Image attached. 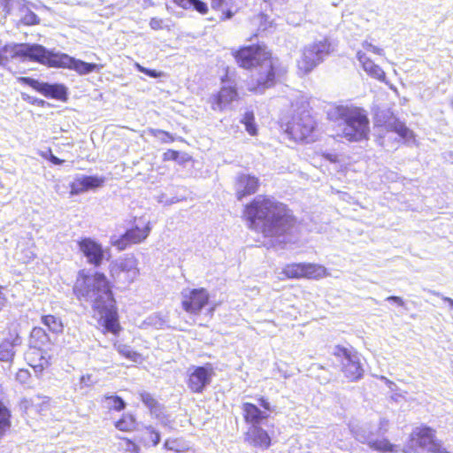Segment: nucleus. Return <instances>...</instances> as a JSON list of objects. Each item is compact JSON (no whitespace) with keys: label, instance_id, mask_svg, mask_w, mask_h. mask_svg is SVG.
Wrapping results in <instances>:
<instances>
[{"label":"nucleus","instance_id":"864d4df0","mask_svg":"<svg viewBox=\"0 0 453 453\" xmlns=\"http://www.w3.org/2000/svg\"><path fill=\"white\" fill-rule=\"evenodd\" d=\"M226 0H211V7L213 9H219L222 7Z\"/></svg>","mask_w":453,"mask_h":453},{"label":"nucleus","instance_id":"680f3d73","mask_svg":"<svg viewBox=\"0 0 453 453\" xmlns=\"http://www.w3.org/2000/svg\"><path fill=\"white\" fill-rule=\"evenodd\" d=\"M5 59H6V57L3 56V55L0 53V64H2Z\"/></svg>","mask_w":453,"mask_h":453},{"label":"nucleus","instance_id":"f03ea898","mask_svg":"<svg viewBox=\"0 0 453 453\" xmlns=\"http://www.w3.org/2000/svg\"><path fill=\"white\" fill-rule=\"evenodd\" d=\"M234 58L239 66L253 68L249 89L263 93L275 85L276 79L286 73L277 58H273L265 45H250L235 51Z\"/></svg>","mask_w":453,"mask_h":453},{"label":"nucleus","instance_id":"37998d69","mask_svg":"<svg viewBox=\"0 0 453 453\" xmlns=\"http://www.w3.org/2000/svg\"><path fill=\"white\" fill-rule=\"evenodd\" d=\"M362 47L364 50L372 51L373 53L378 54L380 56L384 55V50L372 44L371 42H368L367 41H364L362 42Z\"/></svg>","mask_w":453,"mask_h":453},{"label":"nucleus","instance_id":"0eeeda50","mask_svg":"<svg viewBox=\"0 0 453 453\" xmlns=\"http://www.w3.org/2000/svg\"><path fill=\"white\" fill-rule=\"evenodd\" d=\"M334 355L342 363V371L351 381L358 380L363 377L364 369L357 352L344 347L337 346Z\"/></svg>","mask_w":453,"mask_h":453},{"label":"nucleus","instance_id":"6e6d98bb","mask_svg":"<svg viewBox=\"0 0 453 453\" xmlns=\"http://www.w3.org/2000/svg\"><path fill=\"white\" fill-rule=\"evenodd\" d=\"M445 158L453 164V151L447 152Z\"/></svg>","mask_w":453,"mask_h":453},{"label":"nucleus","instance_id":"338daca9","mask_svg":"<svg viewBox=\"0 0 453 453\" xmlns=\"http://www.w3.org/2000/svg\"><path fill=\"white\" fill-rule=\"evenodd\" d=\"M184 161V157H183V155H180V162L179 163H183Z\"/></svg>","mask_w":453,"mask_h":453},{"label":"nucleus","instance_id":"c9c22d12","mask_svg":"<svg viewBox=\"0 0 453 453\" xmlns=\"http://www.w3.org/2000/svg\"><path fill=\"white\" fill-rule=\"evenodd\" d=\"M116 428L120 431H131L135 426V419L131 414H124L115 424Z\"/></svg>","mask_w":453,"mask_h":453},{"label":"nucleus","instance_id":"603ef678","mask_svg":"<svg viewBox=\"0 0 453 453\" xmlns=\"http://www.w3.org/2000/svg\"><path fill=\"white\" fill-rule=\"evenodd\" d=\"M49 159L54 165H61L64 162V160L58 158V157H56L52 153H50V156Z\"/></svg>","mask_w":453,"mask_h":453},{"label":"nucleus","instance_id":"09e8293b","mask_svg":"<svg viewBox=\"0 0 453 453\" xmlns=\"http://www.w3.org/2000/svg\"><path fill=\"white\" fill-rule=\"evenodd\" d=\"M4 289V287L0 286V311L4 309L7 303V298L3 292Z\"/></svg>","mask_w":453,"mask_h":453},{"label":"nucleus","instance_id":"7ed1b4c3","mask_svg":"<svg viewBox=\"0 0 453 453\" xmlns=\"http://www.w3.org/2000/svg\"><path fill=\"white\" fill-rule=\"evenodd\" d=\"M327 118L338 123L337 135L349 142L367 140L370 133V122L366 111L360 107L337 105L327 111Z\"/></svg>","mask_w":453,"mask_h":453},{"label":"nucleus","instance_id":"6ab92c4d","mask_svg":"<svg viewBox=\"0 0 453 453\" xmlns=\"http://www.w3.org/2000/svg\"><path fill=\"white\" fill-rule=\"evenodd\" d=\"M324 268L314 264H291L286 265L283 273L288 278H316L322 274Z\"/></svg>","mask_w":453,"mask_h":453},{"label":"nucleus","instance_id":"5701e85b","mask_svg":"<svg viewBox=\"0 0 453 453\" xmlns=\"http://www.w3.org/2000/svg\"><path fill=\"white\" fill-rule=\"evenodd\" d=\"M79 247L89 264L94 265L95 266L101 265L104 257L101 244L96 242L90 238H84L79 242Z\"/></svg>","mask_w":453,"mask_h":453},{"label":"nucleus","instance_id":"2f4dec72","mask_svg":"<svg viewBox=\"0 0 453 453\" xmlns=\"http://www.w3.org/2000/svg\"><path fill=\"white\" fill-rule=\"evenodd\" d=\"M142 441L147 447L157 446L160 441V434L151 426L145 427L142 434Z\"/></svg>","mask_w":453,"mask_h":453},{"label":"nucleus","instance_id":"9b49d317","mask_svg":"<svg viewBox=\"0 0 453 453\" xmlns=\"http://www.w3.org/2000/svg\"><path fill=\"white\" fill-rule=\"evenodd\" d=\"M412 446L428 453H438L442 442L436 438L435 430L428 426L417 427L411 434Z\"/></svg>","mask_w":453,"mask_h":453},{"label":"nucleus","instance_id":"e2e57ef3","mask_svg":"<svg viewBox=\"0 0 453 453\" xmlns=\"http://www.w3.org/2000/svg\"><path fill=\"white\" fill-rule=\"evenodd\" d=\"M165 320L160 319V321H159V323H158V326H159L160 328H162V327H163V326L165 325Z\"/></svg>","mask_w":453,"mask_h":453},{"label":"nucleus","instance_id":"393cba45","mask_svg":"<svg viewBox=\"0 0 453 453\" xmlns=\"http://www.w3.org/2000/svg\"><path fill=\"white\" fill-rule=\"evenodd\" d=\"M243 418L246 423L250 426L258 425L267 418L268 415L262 411L257 405L250 403H244L242 404Z\"/></svg>","mask_w":453,"mask_h":453},{"label":"nucleus","instance_id":"f3484780","mask_svg":"<svg viewBox=\"0 0 453 453\" xmlns=\"http://www.w3.org/2000/svg\"><path fill=\"white\" fill-rule=\"evenodd\" d=\"M138 273L137 261L133 256L121 260L116 267L111 269V275L123 283L133 282Z\"/></svg>","mask_w":453,"mask_h":453},{"label":"nucleus","instance_id":"a19ab883","mask_svg":"<svg viewBox=\"0 0 453 453\" xmlns=\"http://www.w3.org/2000/svg\"><path fill=\"white\" fill-rule=\"evenodd\" d=\"M134 66L137 69V71H139L140 73H142L151 78H159L162 76V73L157 72V70H154V69L146 68V67L141 65L139 63H135Z\"/></svg>","mask_w":453,"mask_h":453},{"label":"nucleus","instance_id":"f704fd0d","mask_svg":"<svg viewBox=\"0 0 453 453\" xmlns=\"http://www.w3.org/2000/svg\"><path fill=\"white\" fill-rule=\"evenodd\" d=\"M241 123H242L245 126L246 131L250 135H256L257 133V125L255 123V117L253 111H247L242 119Z\"/></svg>","mask_w":453,"mask_h":453},{"label":"nucleus","instance_id":"052dcab7","mask_svg":"<svg viewBox=\"0 0 453 453\" xmlns=\"http://www.w3.org/2000/svg\"><path fill=\"white\" fill-rule=\"evenodd\" d=\"M22 98L24 100H30L31 99V97L29 96L26 95L25 93H22Z\"/></svg>","mask_w":453,"mask_h":453},{"label":"nucleus","instance_id":"7c9ffc66","mask_svg":"<svg viewBox=\"0 0 453 453\" xmlns=\"http://www.w3.org/2000/svg\"><path fill=\"white\" fill-rule=\"evenodd\" d=\"M178 6L188 10L194 9L201 14H205L208 12L206 3L201 0H173Z\"/></svg>","mask_w":453,"mask_h":453},{"label":"nucleus","instance_id":"dca6fc26","mask_svg":"<svg viewBox=\"0 0 453 453\" xmlns=\"http://www.w3.org/2000/svg\"><path fill=\"white\" fill-rule=\"evenodd\" d=\"M355 438L362 443H367L372 449L382 452H396L397 446L389 442L387 439L372 438V434L366 431L365 427H360L353 431Z\"/></svg>","mask_w":453,"mask_h":453},{"label":"nucleus","instance_id":"0e129e2a","mask_svg":"<svg viewBox=\"0 0 453 453\" xmlns=\"http://www.w3.org/2000/svg\"><path fill=\"white\" fill-rule=\"evenodd\" d=\"M133 447V452L132 453H138L136 446L134 444H132Z\"/></svg>","mask_w":453,"mask_h":453},{"label":"nucleus","instance_id":"5fc2aeb1","mask_svg":"<svg viewBox=\"0 0 453 453\" xmlns=\"http://www.w3.org/2000/svg\"><path fill=\"white\" fill-rule=\"evenodd\" d=\"M381 380L385 381V383L388 386V388L391 390H395V388H396V385L393 381L387 379L386 377L382 376Z\"/></svg>","mask_w":453,"mask_h":453},{"label":"nucleus","instance_id":"cd10ccee","mask_svg":"<svg viewBox=\"0 0 453 453\" xmlns=\"http://www.w3.org/2000/svg\"><path fill=\"white\" fill-rule=\"evenodd\" d=\"M104 321V326L108 331L112 333H116V330L119 326L116 319V308L115 303L111 307L110 311H103V310H96Z\"/></svg>","mask_w":453,"mask_h":453},{"label":"nucleus","instance_id":"f8f14e48","mask_svg":"<svg viewBox=\"0 0 453 453\" xmlns=\"http://www.w3.org/2000/svg\"><path fill=\"white\" fill-rule=\"evenodd\" d=\"M29 345L31 348L42 351L40 354L39 364L35 366L40 367L41 369L49 366L50 357L47 355V350L50 349L52 341L43 328L35 326L32 329Z\"/></svg>","mask_w":453,"mask_h":453},{"label":"nucleus","instance_id":"1a4fd4ad","mask_svg":"<svg viewBox=\"0 0 453 453\" xmlns=\"http://www.w3.org/2000/svg\"><path fill=\"white\" fill-rule=\"evenodd\" d=\"M45 65L50 67L73 69L80 74L90 73L96 68V64L87 63L82 60L75 59L67 54L53 52L51 50H49V56H47Z\"/></svg>","mask_w":453,"mask_h":453},{"label":"nucleus","instance_id":"aec40b11","mask_svg":"<svg viewBox=\"0 0 453 453\" xmlns=\"http://www.w3.org/2000/svg\"><path fill=\"white\" fill-rule=\"evenodd\" d=\"M104 183V178L103 177L77 174L70 184V194L72 196L80 195L89 189L99 188Z\"/></svg>","mask_w":453,"mask_h":453},{"label":"nucleus","instance_id":"f257e3e1","mask_svg":"<svg viewBox=\"0 0 453 453\" xmlns=\"http://www.w3.org/2000/svg\"><path fill=\"white\" fill-rule=\"evenodd\" d=\"M245 214L250 226L259 229L265 237L271 238L272 246L293 242L296 219L284 203L257 196L246 206Z\"/></svg>","mask_w":453,"mask_h":453},{"label":"nucleus","instance_id":"bb28decb","mask_svg":"<svg viewBox=\"0 0 453 453\" xmlns=\"http://www.w3.org/2000/svg\"><path fill=\"white\" fill-rule=\"evenodd\" d=\"M237 97V92L233 88H222L212 102L214 110L222 111Z\"/></svg>","mask_w":453,"mask_h":453},{"label":"nucleus","instance_id":"4c0bfd02","mask_svg":"<svg viewBox=\"0 0 453 453\" xmlns=\"http://www.w3.org/2000/svg\"><path fill=\"white\" fill-rule=\"evenodd\" d=\"M150 133L163 143H168L174 141L173 136L170 133L161 129H150Z\"/></svg>","mask_w":453,"mask_h":453},{"label":"nucleus","instance_id":"c756f323","mask_svg":"<svg viewBox=\"0 0 453 453\" xmlns=\"http://www.w3.org/2000/svg\"><path fill=\"white\" fill-rule=\"evenodd\" d=\"M41 321L53 334H60L64 330L61 319L54 315H43L41 318Z\"/></svg>","mask_w":453,"mask_h":453},{"label":"nucleus","instance_id":"ddd939ff","mask_svg":"<svg viewBox=\"0 0 453 453\" xmlns=\"http://www.w3.org/2000/svg\"><path fill=\"white\" fill-rule=\"evenodd\" d=\"M151 230L150 221L135 224L133 227L127 230L124 234L116 240H112L111 243L117 247L119 250H125L129 244H136L144 241L150 234Z\"/></svg>","mask_w":453,"mask_h":453},{"label":"nucleus","instance_id":"de8ad7c7","mask_svg":"<svg viewBox=\"0 0 453 453\" xmlns=\"http://www.w3.org/2000/svg\"><path fill=\"white\" fill-rule=\"evenodd\" d=\"M386 300L388 301V302H393V303H396L399 306H403L404 305L403 300L401 297H399V296H391L387 297Z\"/></svg>","mask_w":453,"mask_h":453},{"label":"nucleus","instance_id":"2eb2a0df","mask_svg":"<svg viewBox=\"0 0 453 453\" xmlns=\"http://www.w3.org/2000/svg\"><path fill=\"white\" fill-rule=\"evenodd\" d=\"M19 82L32 87L46 97L58 100H65L67 97V89L62 84H50L47 82H40L30 77H20Z\"/></svg>","mask_w":453,"mask_h":453},{"label":"nucleus","instance_id":"a18cd8bd","mask_svg":"<svg viewBox=\"0 0 453 453\" xmlns=\"http://www.w3.org/2000/svg\"><path fill=\"white\" fill-rule=\"evenodd\" d=\"M163 19L158 18H151L150 21V27L153 30L162 29Z\"/></svg>","mask_w":453,"mask_h":453},{"label":"nucleus","instance_id":"20e7f679","mask_svg":"<svg viewBox=\"0 0 453 453\" xmlns=\"http://www.w3.org/2000/svg\"><path fill=\"white\" fill-rule=\"evenodd\" d=\"M74 292L80 301L88 303L94 311H110L115 300L110 282L104 273L80 275L74 285Z\"/></svg>","mask_w":453,"mask_h":453},{"label":"nucleus","instance_id":"423d86ee","mask_svg":"<svg viewBox=\"0 0 453 453\" xmlns=\"http://www.w3.org/2000/svg\"><path fill=\"white\" fill-rule=\"evenodd\" d=\"M0 53L6 57V59L1 65L5 64L9 58L29 59L45 65L49 50L41 44L35 43H9L0 50Z\"/></svg>","mask_w":453,"mask_h":453},{"label":"nucleus","instance_id":"a878e982","mask_svg":"<svg viewBox=\"0 0 453 453\" xmlns=\"http://www.w3.org/2000/svg\"><path fill=\"white\" fill-rule=\"evenodd\" d=\"M357 58L361 64L363 69L372 77L383 81L385 79L384 71L378 65L374 64L366 55L361 50L357 52Z\"/></svg>","mask_w":453,"mask_h":453},{"label":"nucleus","instance_id":"e433bc0d","mask_svg":"<svg viewBox=\"0 0 453 453\" xmlns=\"http://www.w3.org/2000/svg\"><path fill=\"white\" fill-rule=\"evenodd\" d=\"M116 348L120 355L134 362H138L141 359V355L134 351L130 346L119 344Z\"/></svg>","mask_w":453,"mask_h":453},{"label":"nucleus","instance_id":"9d476101","mask_svg":"<svg viewBox=\"0 0 453 453\" xmlns=\"http://www.w3.org/2000/svg\"><path fill=\"white\" fill-rule=\"evenodd\" d=\"M214 374V368L210 363L202 366L191 365L187 371V386L191 392L201 394L211 384Z\"/></svg>","mask_w":453,"mask_h":453},{"label":"nucleus","instance_id":"39448f33","mask_svg":"<svg viewBox=\"0 0 453 453\" xmlns=\"http://www.w3.org/2000/svg\"><path fill=\"white\" fill-rule=\"evenodd\" d=\"M336 50V44L328 37L317 39L307 43L298 60V68L303 73H311Z\"/></svg>","mask_w":453,"mask_h":453},{"label":"nucleus","instance_id":"c03bdc74","mask_svg":"<svg viewBox=\"0 0 453 453\" xmlns=\"http://www.w3.org/2000/svg\"><path fill=\"white\" fill-rule=\"evenodd\" d=\"M163 159L165 161L173 160L180 162V152L173 150H168L166 152L164 153Z\"/></svg>","mask_w":453,"mask_h":453},{"label":"nucleus","instance_id":"8fccbe9b","mask_svg":"<svg viewBox=\"0 0 453 453\" xmlns=\"http://www.w3.org/2000/svg\"><path fill=\"white\" fill-rule=\"evenodd\" d=\"M259 402V405L264 408L265 410L266 411H271L272 408H271V404L270 403L267 401V399L264 398V397H261L259 398L258 400Z\"/></svg>","mask_w":453,"mask_h":453},{"label":"nucleus","instance_id":"c85d7f7f","mask_svg":"<svg viewBox=\"0 0 453 453\" xmlns=\"http://www.w3.org/2000/svg\"><path fill=\"white\" fill-rule=\"evenodd\" d=\"M11 410L4 402L0 401V439L11 427Z\"/></svg>","mask_w":453,"mask_h":453},{"label":"nucleus","instance_id":"58836bf2","mask_svg":"<svg viewBox=\"0 0 453 453\" xmlns=\"http://www.w3.org/2000/svg\"><path fill=\"white\" fill-rule=\"evenodd\" d=\"M22 22L27 26L37 25L40 23V18L35 12L27 8V12L22 17Z\"/></svg>","mask_w":453,"mask_h":453},{"label":"nucleus","instance_id":"49530a36","mask_svg":"<svg viewBox=\"0 0 453 453\" xmlns=\"http://www.w3.org/2000/svg\"><path fill=\"white\" fill-rule=\"evenodd\" d=\"M29 378V372L27 370H19L16 374L17 380L25 383Z\"/></svg>","mask_w":453,"mask_h":453},{"label":"nucleus","instance_id":"6e6552de","mask_svg":"<svg viewBox=\"0 0 453 453\" xmlns=\"http://www.w3.org/2000/svg\"><path fill=\"white\" fill-rule=\"evenodd\" d=\"M315 121L308 111L295 114L288 124L287 131L295 141L309 142L315 129Z\"/></svg>","mask_w":453,"mask_h":453},{"label":"nucleus","instance_id":"4468645a","mask_svg":"<svg viewBox=\"0 0 453 453\" xmlns=\"http://www.w3.org/2000/svg\"><path fill=\"white\" fill-rule=\"evenodd\" d=\"M209 293L203 288H195L182 292V308L185 311L197 315L208 303Z\"/></svg>","mask_w":453,"mask_h":453},{"label":"nucleus","instance_id":"473e14b6","mask_svg":"<svg viewBox=\"0 0 453 453\" xmlns=\"http://www.w3.org/2000/svg\"><path fill=\"white\" fill-rule=\"evenodd\" d=\"M140 399L144 403V405L150 409L152 414L158 416L161 413V405L153 397V395L148 392H141Z\"/></svg>","mask_w":453,"mask_h":453},{"label":"nucleus","instance_id":"3c124183","mask_svg":"<svg viewBox=\"0 0 453 453\" xmlns=\"http://www.w3.org/2000/svg\"><path fill=\"white\" fill-rule=\"evenodd\" d=\"M388 420L386 418H380V430L386 432L388 430Z\"/></svg>","mask_w":453,"mask_h":453},{"label":"nucleus","instance_id":"4be33fe9","mask_svg":"<svg viewBox=\"0 0 453 453\" xmlns=\"http://www.w3.org/2000/svg\"><path fill=\"white\" fill-rule=\"evenodd\" d=\"M22 339L17 332L9 331L0 340V361L12 362L15 356V348L20 346Z\"/></svg>","mask_w":453,"mask_h":453},{"label":"nucleus","instance_id":"774afa93","mask_svg":"<svg viewBox=\"0 0 453 453\" xmlns=\"http://www.w3.org/2000/svg\"><path fill=\"white\" fill-rule=\"evenodd\" d=\"M231 17H232V13L229 12L227 13V15H226V18H227V19H230Z\"/></svg>","mask_w":453,"mask_h":453},{"label":"nucleus","instance_id":"4d7b16f0","mask_svg":"<svg viewBox=\"0 0 453 453\" xmlns=\"http://www.w3.org/2000/svg\"><path fill=\"white\" fill-rule=\"evenodd\" d=\"M442 300L449 304V306L453 309V299L450 297H443Z\"/></svg>","mask_w":453,"mask_h":453},{"label":"nucleus","instance_id":"a211bd4d","mask_svg":"<svg viewBox=\"0 0 453 453\" xmlns=\"http://www.w3.org/2000/svg\"><path fill=\"white\" fill-rule=\"evenodd\" d=\"M385 128L387 134L384 136H380V144L382 146L386 145L387 139H391L393 134H397L399 139H403L406 142H410L414 139L413 132L404 123L395 118H390L385 123Z\"/></svg>","mask_w":453,"mask_h":453},{"label":"nucleus","instance_id":"72a5a7b5","mask_svg":"<svg viewBox=\"0 0 453 453\" xmlns=\"http://www.w3.org/2000/svg\"><path fill=\"white\" fill-rule=\"evenodd\" d=\"M104 403L109 410L120 411L127 406L126 402L119 395H105Z\"/></svg>","mask_w":453,"mask_h":453},{"label":"nucleus","instance_id":"79ce46f5","mask_svg":"<svg viewBox=\"0 0 453 453\" xmlns=\"http://www.w3.org/2000/svg\"><path fill=\"white\" fill-rule=\"evenodd\" d=\"M96 383V380L92 374H85L80 378L81 387H91Z\"/></svg>","mask_w":453,"mask_h":453},{"label":"nucleus","instance_id":"ea45409f","mask_svg":"<svg viewBox=\"0 0 453 453\" xmlns=\"http://www.w3.org/2000/svg\"><path fill=\"white\" fill-rule=\"evenodd\" d=\"M164 448L167 450L180 452L182 450L181 441L179 439H167L164 443Z\"/></svg>","mask_w":453,"mask_h":453},{"label":"nucleus","instance_id":"69168bd1","mask_svg":"<svg viewBox=\"0 0 453 453\" xmlns=\"http://www.w3.org/2000/svg\"><path fill=\"white\" fill-rule=\"evenodd\" d=\"M263 19V15H257L255 19L260 21Z\"/></svg>","mask_w":453,"mask_h":453},{"label":"nucleus","instance_id":"b1692460","mask_svg":"<svg viewBox=\"0 0 453 453\" xmlns=\"http://www.w3.org/2000/svg\"><path fill=\"white\" fill-rule=\"evenodd\" d=\"M259 186V180L250 174L241 173L237 176L235 181V192L238 200L244 196L257 192Z\"/></svg>","mask_w":453,"mask_h":453},{"label":"nucleus","instance_id":"13d9d810","mask_svg":"<svg viewBox=\"0 0 453 453\" xmlns=\"http://www.w3.org/2000/svg\"><path fill=\"white\" fill-rule=\"evenodd\" d=\"M32 103H33V104H38V105H43L44 101H43V100H42V99H34Z\"/></svg>","mask_w":453,"mask_h":453},{"label":"nucleus","instance_id":"412c9836","mask_svg":"<svg viewBox=\"0 0 453 453\" xmlns=\"http://www.w3.org/2000/svg\"><path fill=\"white\" fill-rule=\"evenodd\" d=\"M244 441L261 449H267L271 445V437L261 426H250L244 434Z\"/></svg>","mask_w":453,"mask_h":453},{"label":"nucleus","instance_id":"bf43d9fd","mask_svg":"<svg viewBox=\"0 0 453 453\" xmlns=\"http://www.w3.org/2000/svg\"><path fill=\"white\" fill-rule=\"evenodd\" d=\"M143 2H144V4H145V7L154 5V3L152 2V0H143Z\"/></svg>","mask_w":453,"mask_h":453}]
</instances>
